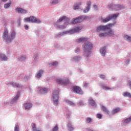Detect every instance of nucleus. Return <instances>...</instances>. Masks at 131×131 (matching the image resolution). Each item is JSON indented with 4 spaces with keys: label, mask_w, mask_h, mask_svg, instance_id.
<instances>
[{
    "label": "nucleus",
    "mask_w": 131,
    "mask_h": 131,
    "mask_svg": "<svg viewBox=\"0 0 131 131\" xmlns=\"http://www.w3.org/2000/svg\"><path fill=\"white\" fill-rule=\"evenodd\" d=\"M16 38V31L12 30L9 35V32L8 30H5L3 32V39L5 40V41L7 43V45H10L11 42L15 39Z\"/></svg>",
    "instance_id": "f257e3e1"
},
{
    "label": "nucleus",
    "mask_w": 131,
    "mask_h": 131,
    "mask_svg": "<svg viewBox=\"0 0 131 131\" xmlns=\"http://www.w3.org/2000/svg\"><path fill=\"white\" fill-rule=\"evenodd\" d=\"M82 29L81 27H76L72 29V30H70L69 31H66L62 32H59L56 35H55V37H61L63 35L66 34H73V33L75 32H79L80 30Z\"/></svg>",
    "instance_id": "f03ea898"
},
{
    "label": "nucleus",
    "mask_w": 131,
    "mask_h": 131,
    "mask_svg": "<svg viewBox=\"0 0 131 131\" xmlns=\"http://www.w3.org/2000/svg\"><path fill=\"white\" fill-rule=\"evenodd\" d=\"M82 47L84 48V52L85 54H88L87 56L88 57L92 54V52H91V50L93 49V43L91 42H85L83 45Z\"/></svg>",
    "instance_id": "7ed1b4c3"
},
{
    "label": "nucleus",
    "mask_w": 131,
    "mask_h": 131,
    "mask_svg": "<svg viewBox=\"0 0 131 131\" xmlns=\"http://www.w3.org/2000/svg\"><path fill=\"white\" fill-rule=\"evenodd\" d=\"M119 13L113 14L108 15L107 17L104 18L103 16H100L99 19L103 23H107L109 22L110 20H115L118 16Z\"/></svg>",
    "instance_id": "20e7f679"
},
{
    "label": "nucleus",
    "mask_w": 131,
    "mask_h": 131,
    "mask_svg": "<svg viewBox=\"0 0 131 131\" xmlns=\"http://www.w3.org/2000/svg\"><path fill=\"white\" fill-rule=\"evenodd\" d=\"M56 82L58 84H61V85H67V84H69V79L65 77H58L56 78Z\"/></svg>",
    "instance_id": "39448f33"
},
{
    "label": "nucleus",
    "mask_w": 131,
    "mask_h": 131,
    "mask_svg": "<svg viewBox=\"0 0 131 131\" xmlns=\"http://www.w3.org/2000/svg\"><path fill=\"white\" fill-rule=\"evenodd\" d=\"M108 8L110 10H115V11H119V10H124L125 6L120 4H114L112 3L108 5Z\"/></svg>",
    "instance_id": "423d86ee"
},
{
    "label": "nucleus",
    "mask_w": 131,
    "mask_h": 131,
    "mask_svg": "<svg viewBox=\"0 0 131 131\" xmlns=\"http://www.w3.org/2000/svg\"><path fill=\"white\" fill-rule=\"evenodd\" d=\"M52 98L53 99L54 105H55V106H58V104H59V91L54 90L53 91Z\"/></svg>",
    "instance_id": "0eeeda50"
},
{
    "label": "nucleus",
    "mask_w": 131,
    "mask_h": 131,
    "mask_svg": "<svg viewBox=\"0 0 131 131\" xmlns=\"http://www.w3.org/2000/svg\"><path fill=\"white\" fill-rule=\"evenodd\" d=\"M110 28V25H100L96 28V32H105Z\"/></svg>",
    "instance_id": "6e6552de"
},
{
    "label": "nucleus",
    "mask_w": 131,
    "mask_h": 131,
    "mask_svg": "<svg viewBox=\"0 0 131 131\" xmlns=\"http://www.w3.org/2000/svg\"><path fill=\"white\" fill-rule=\"evenodd\" d=\"M86 18L85 15H81L76 18H74L71 19V23L72 24H76V23H80L83 20H84Z\"/></svg>",
    "instance_id": "1a4fd4ad"
},
{
    "label": "nucleus",
    "mask_w": 131,
    "mask_h": 131,
    "mask_svg": "<svg viewBox=\"0 0 131 131\" xmlns=\"http://www.w3.org/2000/svg\"><path fill=\"white\" fill-rule=\"evenodd\" d=\"M25 22H32V23H37L38 24H39V23H41V21L34 16H30L29 17L26 18L25 19Z\"/></svg>",
    "instance_id": "9d476101"
},
{
    "label": "nucleus",
    "mask_w": 131,
    "mask_h": 131,
    "mask_svg": "<svg viewBox=\"0 0 131 131\" xmlns=\"http://www.w3.org/2000/svg\"><path fill=\"white\" fill-rule=\"evenodd\" d=\"M19 97H20V92L18 91V92H17L16 95L15 96V97L13 98L10 101L8 102V104L10 105V104L12 105L13 104H16V103L18 102V99H19Z\"/></svg>",
    "instance_id": "9b49d317"
},
{
    "label": "nucleus",
    "mask_w": 131,
    "mask_h": 131,
    "mask_svg": "<svg viewBox=\"0 0 131 131\" xmlns=\"http://www.w3.org/2000/svg\"><path fill=\"white\" fill-rule=\"evenodd\" d=\"M73 91L76 93V94H78L79 95H83V92L81 89L77 86H75L73 87Z\"/></svg>",
    "instance_id": "f8f14e48"
},
{
    "label": "nucleus",
    "mask_w": 131,
    "mask_h": 131,
    "mask_svg": "<svg viewBox=\"0 0 131 131\" xmlns=\"http://www.w3.org/2000/svg\"><path fill=\"white\" fill-rule=\"evenodd\" d=\"M7 85H12L13 88H18L20 89L21 88V85H20L18 83L14 82H9L7 84Z\"/></svg>",
    "instance_id": "ddd939ff"
},
{
    "label": "nucleus",
    "mask_w": 131,
    "mask_h": 131,
    "mask_svg": "<svg viewBox=\"0 0 131 131\" xmlns=\"http://www.w3.org/2000/svg\"><path fill=\"white\" fill-rule=\"evenodd\" d=\"M63 20H66V21H67V23H69V22H70V19L67 18V17L66 16H63L61 18L58 19L57 21L55 22V23H57V24H60V22H62Z\"/></svg>",
    "instance_id": "4468645a"
},
{
    "label": "nucleus",
    "mask_w": 131,
    "mask_h": 131,
    "mask_svg": "<svg viewBox=\"0 0 131 131\" xmlns=\"http://www.w3.org/2000/svg\"><path fill=\"white\" fill-rule=\"evenodd\" d=\"M106 31L107 36H111L112 37H113V36L115 35V33H114V31L112 29H110V28Z\"/></svg>",
    "instance_id": "2eb2a0df"
},
{
    "label": "nucleus",
    "mask_w": 131,
    "mask_h": 131,
    "mask_svg": "<svg viewBox=\"0 0 131 131\" xmlns=\"http://www.w3.org/2000/svg\"><path fill=\"white\" fill-rule=\"evenodd\" d=\"M106 47L105 46L101 48L99 50V53L100 55L102 56V57L105 56V55H106Z\"/></svg>",
    "instance_id": "dca6fc26"
},
{
    "label": "nucleus",
    "mask_w": 131,
    "mask_h": 131,
    "mask_svg": "<svg viewBox=\"0 0 131 131\" xmlns=\"http://www.w3.org/2000/svg\"><path fill=\"white\" fill-rule=\"evenodd\" d=\"M15 11H16L18 14H24L25 13H27V10L21 8H16Z\"/></svg>",
    "instance_id": "f3484780"
},
{
    "label": "nucleus",
    "mask_w": 131,
    "mask_h": 131,
    "mask_svg": "<svg viewBox=\"0 0 131 131\" xmlns=\"http://www.w3.org/2000/svg\"><path fill=\"white\" fill-rule=\"evenodd\" d=\"M88 101L89 102V104H90V105H91L92 107H94V108H96V107H97V103H96V102H95V100H94L93 98H90L88 100Z\"/></svg>",
    "instance_id": "a211bd4d"
},
{
    "label": "nucleus",
    "mask_w": 131,
    "mask_h": 131,
    "mask_svg": "<svg viewBox=\"0 0 131 131\" xmlns=\"http://www.w3.org/2000/svg\"><path fill=\"white\" fill-rule=\"evenodd\" d=\"M39 92L40 94H47L49 92V89L46 88L41 87L39 88Z\"/></svg>",
    "instance_id": "6ab92c4d"
},
{
    "label": "nucleus",
    "mask_w": 131,
    "mask_h": 131,
    "mask_svg": "<svg viewBox=\"0 0 131 131\" xmlns=\"http://www.w3.org/2000/svg\"><path fill=\"white\" fill-rule=\"evenodd\" d=\"M24 106L26 110H29V109L32 107V103L30 102H27L24 104Z\"/></svg>",
    "instance_id": "aec40b11"
},
{
    "label": "nucleus",
    "mask_w": 131,
    "mask_h": 131,
    "mask_svg": "<svg viewBox=\"0 0 131 131\" xmlns=\"http://www.w3.org/2000/svg\"><path fill=\"white\" fill-rule=\"evenodd\" d=\"M0 60L1 61H7L8 60V56L4 54L1 53L0 54Z\"/></svg>",
    "instance_id": "412c9836"
},
{
    "label": "nucleus",
    "mask_w": 131,
    "mask_h": 131,
    "mask_svg": "<svg viewBox=\"0 0 131 131\" xmlns=\"http://www.w3.org/2000/svg\"><path fill=\"white\" fill-rule=\"evenodd\" d=\"M88 41V38L82 37L78 39H77V42L78 43H81V42H85V41Z\"/></svg>",
    "instance_id": "4be33fe9"
},
{
    "label": "nucleus",
    "mask_w": 131,
    "mask_h": 131,
    "mask_svg": "<svg viewBox=\"0 0 131 131\" xmlns=\"http://www.w3.org/2000/svg\"><path fill=\"white\" fill-rule=\"evenodd\" d=\"M67 126L69 131H72V130H73V129H74L73 126H72V122L71 121H69L68 122V123L67 125Z\"/></svg>",
    "instance_id": "5701e85b"
},
{
    "label": "nucleus",
    "mask_w": 131,
    "mask_h": 131,
    "mask_svg": "<svg viewBox=\"0 0 131 131\" xmlns=\"http://www.w3.org/2000/svg\"><path fill=\"white\" fill-rule=\"evenodd\" d=\"M54 27L55 28H59V29H64L66 27L65 26L60 25V24H58V23H54Z\"/></svg>",
    "instance_id": "b1692460"
},
{
    "label": "nucleus",
    "mask_w": 131,
    "mask_h": 131,
    "mask_svg": "<svg viewBox=\"0 0 131 131\" xmlns=\"http://www.w3.org/2000/svg\"><path fill=\"white\" fill-rule=\"evenodd\" d=\"M72 60L73 62H78V61L81 60V57L80 56H73L72 57Z\"/></svg>",
    "instance_id": "393cba45"
},
{
    "label": "nucleus",
    "mask_w": 131,
    "mask_h": 131,
    "mask_svg": "<svg viewBox=\"0 0 131 131\" xmlns=\"http://www.w3.org/2000/svg\"><path fill=\"white\" fill-rule=\"evenodd\" d=\"M43 74V71L40 70L38 72H37V74L36 75V78L38 79H39L40 77H41V76Z\"/></svg>",
    "instance_id": "a878e982"
},
{
    "label": "nucleus",
    "mask_w": 131,
    "mask_h": 131,
    "mask_svg": "<svg viewBox=\"0 0 131 131\" xmlns=\"http://www.w3.org/2000/svg\"><path fill=\"white\" fill-rule=\"evenodd\" d=\"M65 102L66 103H67V104H68V105H69V106H71L72 107H74L75 106H76V104H75L72 101L66 100Z\"/></svg>",
    "instance_id": "bb28decb"
},
{
    "label": "nucleus",
    "mask_w": 131,
    "mask_h": 131,
    "mask_svg": "<svg viewBox=\"0 0 131 131\" xmlns=\"http://www.w3.org/2000/svg\"><path fill=\"white\" fill-rule=\"evenodd\" d=\"M130 121H131V116L122 121L123 123H124V124H128L129 122H130Z\"/></svg>",
    "instance_id": "cd10ccee"
},
{
    "label": "nucleus",
    "mask_w": 131,
    "mask_h": 131,
    "mask_svg": "<svg viewBox=\"0 0 131 131\" xmlns=\"http://www.w3.org/2000/svg\"><path fill=\"white\" fill-rule=\"evenodd\" d=\"M124 39L128 42H131V36H128V35H124Z\"/></svg>",
    "instance_id": "c85d7f7f"
},
{
    "label": "nucleus",
    "mask_w": 131,
    "mask_h": 131,
    "mask_svg": "<svg viewBox=\"0 0 131 131\" xmlns=\"http://www.w3.org/2000/svg\"><path fill=\"white\" fill-rule=\"evenodd\" d=\"M39 57H38V54L36 53L34 56V62L35 63H37L38 62V59Z\"/></svg>",
    "instance_id": "c756f323"
},
{
    "label": "nucleus",
    "mask_w": 131,
    "mask_h": 131,
    "mask_svg": "<svg viewBox=\"0 0 131 131\" xmlns=\"http://www.w3.org/2000/svg\"><path fill=\"white\" fill-rule=\"evenodd\" d=\"M32 131H40V129L36 128L35 123L32 124Z\"/></svg>",
    "instance_id": "7c9ffc66"
},
{
    "label": "nucleus",
    "mask_w": 131,
    "mask_h": 131,
    "mask_svg": "<svg viewBox=\"0 0 131 131\" xmlns=\"http://www.w3.org/2000/svg\"><path fill=\"white\" fill-rule=\"evenodd\" d=\"M122 95H123V97H127L129 99H131V94L129 92L123 93Z\"/></svg>",
    "instance_id": "2f4dec72"
},
{
    "label": "nucleus",
    "mask_w": 131,
    "mask_h": 131,
    "mask_svg": "<svg viewBox=\"0 0 131 131\" xmlns=\"http://www.w3.org/2000/svg\"><path fill=\"white\" fill-rule=\"evenodd\" d=\"M101 86H102L103 90H104V91H110V90H111V88H109V87L105 85V84H102Z\"/></svg>",
    "instance_id": "473e14b6"
},
{
    "label": "nucleus",
    "mask_w": 131,
    "mask_h": 131,
    "mask_svg": "<svg viewBox=\"0 0 131 131\" xmlns=\"http://www.w3.org/2000/svg\"><path fill=\"white\" fill-rule=\"evenodd\" d=\"M11 4H12L11 1L5 4L4 6V9H9L11 6Z\"/></svg>",
    "instance_id": "72a5a7b5"
},
{
    "label": "nucleus",
    "mask_w": 131,
    "mask_h": 131,
    "mask_svg": "<svg viewBox=\"0 0 131 131\" xmlns=\"http://www.w3.org/2000/svg\"><path fill=\"white\" fill-rule=\"evenodd\" d=\"M99 37H106V36H107V32H104V33H101L98 35Z\"/></svg>",
    "instance_id": "f704fd0d"
},
{
    "label": "nucleus",
    "mask_w": 131,
    "mask_h": 131,
    "mask_svg": "<svg viewBox=\"0 0 131 131\" xmlns=\"http://www.w3.org/2000/svg\"><path fill=\"white\" fill-rule=\"evenodd\" d=\"M26 59H27L26 55H21L18 58V60L19 61H25Z\"/></svg>",
    "instance_id": "c9c22d12"
},
{
    "label": "nucleus",
    "mask_w": 131,
    "mask_h": 131,
    "mask_svg": "<svg viewBox=\"0 0 131 131\" xmlns=\"http://www.w3.org/2000/svg\"><path fill=\"white\" fill-rule=\"evenodd\" d=\"M120 111V108L117 107L116 108H115L112 111V114L114 115V114H116V113H118Z\"/></svg>",
    "instance_id": "e433bc0d"
},
{
    "label": "nucleus",
    "mask_w": 131,
    "mask_h": 131,
    "mask_svg": "<svg viewBox=\"0 0 131 131\" xmlns=\"http://www.w3.org/2000/svg\"><path fill=\"white\" fill-rule=\"evenodd\" d=\"M101 110L104 111V112L106 113V114H109V111L105 107L104 105L101 106Z\"/></svg>",
    "instance_id": "4c0bfd02"
},
{
    "label": "nucleus",
    "mask_w": 131,
    "mask_h": 131,
    "mask_svg": "<svg viewBox=\"0 0 131 131\" xmlns=\"http://www.w3.org/2000/svg\"><path fill=\"white\" fill-rule=\"evenodd\" d=\"M84 56H85V57H86V58H85V63H90V55H89L88 56V53H86V54H85V53H84Z\"/></svg>",
    "instance_id": "58836bf2"
},
{
    "label": "nucleus",
    "mask_w": 131,
    "mask_h": 131,
    "mask_svg": "<svg viewBox=\"0 0 131 131\" xmlns=\"http://www.w3.org/2000/svg\"><path fill=\"white\" fill-rule=\"evenodd\" d=\"M93 121V119L90 117H87L85 119L86 123H91Z\"/></svg>",
    "instance_id": "ea45409f"
},
{
    "label": "nucleus",
    "mask_w": 131,
    "mask_h": 131,
    "mask_svg": "<svg viewBox=\"0 0 131 131\" xmlns=\"http://www.w3.org/2000/svg\"><path fill=\"white\" fill-rule=\"evenodd\" d=\"M30 77H31V75H26L24 78L25 81H28V79H30Z\"/></svg>",
    "instance_id": "a19ab883"
},
{
    "label": "nucleus",
    "mask_w": 131,
    "mask_h": 131,
    "mask_svg": "<svg viewBox=\"0 0 131 131\" xmlns=\"http://www.w3.org/2000/svg\"><path fill=\"white\" fill-rule=\"evenodd\" d=\"M73 9L75 10H78V9H79V6L75 3L73 7Z\"/></svg>",
    "instance_id": "79ce46f5"
},
{
    "label": "nucleus",
    "mask_w": 131,
    "mask_h": 131,
    "mask_svg": "<svg viewBox=\"0 0 131 131\" xmlns=\"http://www.w3.org/2000/svg\"><path fill=\"white\" fill-rule=\"evenodd\" d=\"M19 124L16 123L15 124V125L14 126V131H19Z\"/></svg>",
    "instance_id": "37998d69"
},
{
    "label": "nucleus",
    "mask_w": 131,
    "mask_h": 131,
    "mask_svg": "<svg viewBox=\"0 0 131 131\" xmlns=\"http://www.w3.org/2000/svg\"><path fill=\"white\" fill-rule=\"evenodd\" d=\"M59 2H60L59 0H53L52 2V6L57 5V4H58Z\"/></svg>",
    "instance_id": "c03bdc74"
},
{
    "label": "nucleus",
    "mask_w": 131,
    "mask_h": 131,
    "mask_svg": "<svg viewBox=\"0 0 131 131\" xmlns=\"http://www.w3.org/2000/svg\"><path fill=\"white\" fill-rule=\"evenodd\" d=\"M91 8V7H89L88 6H87L83 10V13H88V12H89L90 11V9Z\"/></svg>",
    "instance_id": "a18cd8bd"
},
{
    "label": "nucleus",
    "mask_w": 131,
    "mask_h": 131,
    "mask_svg": "<svg viewBox=\"0 0 131 131\" xmlns=\"http://www.w3.org/2000/svg\"><path fill=\"white\" fill-rule=\"evenodd\" d=\"M80 52V48L79 47H76L75 49V53L78 54Z\"/></svg>",
    "instance_id": "49530a36"
},
{
    "label": "nucleus",
    "mask_w": 131,
    "mask_h": 131,
    "mask_svg": "<svg viewBox=\"0 0 131 131\" xmlns=\"http://www.w3.org/2000/svg\"><path fill=\"white\" fill-rule=\"evenodd\" d=\"M50 65H52V66H56V65H58V62L54 61L53 62H50Z\"/></svg>",
    "instance_id": "de8ad7c7"
},
{
    "label": "nucleus",
    "mask_w": 131,
    "mask_h": 131,
    "mask_svg": "<svg viewBox=\"0 0 131 131\" xmlns=\"http://www.w3.org/2000/svg\"><path fill=\"white\" fill-rule=\"evenodd\" d=\"M59 130V127H58V125L56 124L55 127L52 129V131H58Z\"/></svg>",
    "instance_id": "09e8293b"
},
{
    "label": "nucleus",
    "mask_w": 131,
    "mask_h": 131,
    "mask_svg": "<svg viewBox=\"0 0 131 131\" xmlns=\"http://www.w3.org/2000/svg\"><path fill=\"white\" fill-rule=\"evenodd\" d=\"M99 77H100V78H101V79H105V78H106V76H105V75L100 74V75H99Z\"/></svg>",
    "instance_id": "8fccbe9b"
},
{
    "label": "nucleus",
    "mask_w": 131,
    "mask_h": 131,
    "mask_svg": "<svg viewBox=\"0 0 131 131\" xmlns=\"http://www.w3.org/2000/svg\"><path fill=\"white\" fill-rule=\"evenodd\" d=\"M77 105L79 106H83L84 105V103L82 101H80L78 103Z\"/></svg>",
    "instance_id": "3c124183"
},
{
    "label": "nucleus",
    "mask_w": 131,
    "mask_h": 131,
    "mask_svg": "<svg viewBox=\"0 0 131 131\" xmlns=\"http://www.w3.org/2000/svg\"><path fill=\"white\" fill-rule=\"evenodd\" d=\"M91 4H92V3L91 2V1L87 2H86L87 7H89V8H91Z\"/></svg>",
    "instance_id": "603ef678"
},
{
    "label": "nucleus",
    "mask_w": 131,
    "mask_h": 131,
    "mask_svg": "<svg viewBox=\"0 0 131 131\" xmlns=\"http://www.w3.org/2000/svg\"><path fill=\"white\" fill-rule=\"evenodd\" d=\"M93 8L95 11H98V6L96 5H93Z\"/></svg>",
    "instance_id": "864d4df0"
},
{
    "label": "nucleus",
    "mask_w": 131,
    "mask_h": 131,
    "mask_svg": "<svg viewBox=\"0 0 131 131\" xmlns=\"http://www.w3.org/2000/svg\"><path fill=\"white\" fill-rule=\"evenodd\" d=\"M97 118L101 119L102 118V115L98 114L97 115Z\"/></svg>",
    "instance_id": "5fc2aeb1"
},
{
    "label": "nucleus",
    "mask_w": 131,
    "mask_h": 131,
    "mask_svg": "<svg viewBox=\"0 0 131 131\" xmlns=\"http://www.w3.org/2000/svg\"><path fill=\"white\" fill-rule=\"evenodd\" d=\"M76 4L79 7V6H82V2H77Z\"/></svg>",
    "instance_id": "6e6d98bb"
},
{
    "label": "nucleus",
    "mask_w": 131,
    "mask_h": 131,
    "mask_svg": "<svg viewBox=\"0 0 131 131\" xmlns=\"http://www.w3.org/2000/svg\"><path fill=\"white\" fill-rule=\"evenodd\" d=\"M89 83L85 82V83H84V88H88V86H89Z\"/></svg>",
    "instance_id": "4d7b16f0"
},
{
    "label": "nucleus",
    "mask_w": 131,
    "mask_h": 131,
    "mask_svg": "<svg viewBox=\"0 0 131 131\" xmlns=\"http://www.w3.org/2000/svg\"><path fill=\"white\" fill-rule=\"evenodd\" d=\"M24 27H25V29H26V30H28V29L29 28V27H28V26H27V25H25Z\"/></svg>",
    "instance_id": "13d9d810"
},
{
    "label": "nucleus",
    "mask_w": 131,
    "mask_h": 131,
    "mask_svg": "<svg viewBox=\"0 0 131 131\" xmlns=\"http://www.w3.org/2000/svg\"><path fill=\"white\" fill-rule=\"evenodd\" d=\"M66 116H67V117L68 118H70V114H69V113H67V114H66Z\"/></svg>",
    "instance_id": "bf43d9fd"
},
{
    "label": "nucleus",
    "mask_w": 131,
    "mask_h": 131,
    "mask_svg": "<svg viewBox=\"0 0 131 131\" xmlns=\"http://www.w3.org/2000/svg\"><path fill=\"white\" fill-rule=\"evenodd\" d=\"M125 63H126V64H129V59H127V60H126L125 61Z\"/></svg>",
    "instance_id": "052dcab7"
},
{
    "label": "nucleus",
    "mask_w": 131,
    "mask_h": 131,
    "mask_svg": "<svg viewBox=\"0 0 131 131\" xmlns=\"http://www.w3.org/2000/svg\"><path fill=\"white\" fill-rule=\"evenodd\" d=\"M2 2H3V3H7V2H8V0H2Z\"/></svg>",
    "instance_id": "680f3d73"
},
{
    "label": "nucleus",
    "mask_w": 131,
    "mask_h": 131,
    "mask_svg": "<svg viewBox=\"0 0 131 131\" xmlns=\"http://www.w3.org/2000/svg\"><path fill=\"white\" fill-rule=\"evenodd\" d=\"M111 79L114 80L115 79V77H112Z\"/></svg>",
    "instance_id": "e2e57ef3"
},
{
    "label": "nucleus",
    "mask_w": 131,
    "mask_h": 131,
    "mask_svg": "<svg viewBox=\"0 0 131 131\" xmlns=\"http://www.w3.org/2000/svg\"><path fill=\"white\" fill-rule=\"evenodd\" d=\"M18 26H20V22L18 23Z\"/></svg>",
    "instance_id": "0e129e2a"
},
{
    "label": "nucleus",
    "mask_w": 131,
    "mask_h": 131,
    "mask_svg": "<svg viewBox=\"0 0 131 131\" xmlns=\"http://www.w3.org/2000/svg\"><path fill=\"white\" fill-rule=\"evenodd\" d=\"M97 95H98V94H95V96H97Z\"/></svg>",
    "instance_id": "69168bd1"
},
{
    "label": "nucleus",
    "mask_w": 131,
    "mask_h": 131,
    "mask_svg": "<svg viewBox=\"0 0 131 131\" xmlns=\"http://www.w3.org/2000/svg\"><path fill=\"white\" fill-rule=\"evenodd\" d=\"M18 20H19V21H20V18H19V19H18Z\"/></svg>",
    "instance_id": "338daca9"
}]
</instances>
